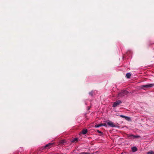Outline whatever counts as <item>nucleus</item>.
<instances>
[{
	"label": "nucleus",
	"instance_id": "1",
	"mask_svg": "<svg viewBox=\"0 0 154 154\" xmlns=\"http://www.w3.org/2000/svg\"><path fill=\"white\" fill-rule=\"evenodd\" d=\"M128 92L125 90L122 91L121 92L119 93L118 95V97H121L127 95Z\"/></svg>",
	"mask_w": 154,
	"mask_h": 154
},
{
	"label": "nucleus",
	"instance_id": "2",
	"mask_svg": "<svg viewBox=\"0 0 154 154\" xmlns=\"http://www.w3.org/2000/svg\"><path fill=\"white\" fill-rule=\"evenodd\" d=\"M122 103V101L120 100H118L113 103L112 105L113 107H116Z\"/></svg>",
	"mask_w": 154,
	"mask_h": 154
},
{
	"label": "nucleus",
	"instance_id": "3",
	"mask_svg": "<svg viewBox=\"0 0 154 154\" xmlns=\"http://www.w3.org/2000/svg\"><path fill=\"white\" fill-rule=\"evenodd\" d=\"M154 86V84H150L141 85V88H149L152 87Z\"/></svg>",
	"mask_w": 154,
	"mask_h": 154
},
{
	"label": "nucleus",
	"instance_id": "4",
	"mask_svg": "<svg viewBox=\"0 0 154 154\" xmlns=\"http://www.w3.org/2000/svg\"><path fill=\"white\" fill-rule=\"evenodd\" d=\"M107 124L109 126H110L114 127H115L116 125L113 124V123L111 121H109L107 122Z\"/></svg>",
	"mask_w": 154,
	"mask_h": 154
},
{
	"label": "nucleus",
	"instance_id": "5",
	"mask_svg": "<svg viewBox=\"0 0 154 154\" xmlns=\"http://www.w3.org/2000/svg\"><path fill=\"white\" fill-rule=\"evenodd\" d=\"M52 145L53 143H49L48 144L46 145L45 146V148H46L48 147V148H50L52 147Z\"/></svg>",
	"mask_w": 154,
	"mask_h": 154
},
{
	"label": "nucleus",
	"instance_id": "6",
	"mask_svg": "<svg viewBox=\"0 0 154 154\" xmlns=\"http://www.w3.org/2000/svg\"><path fill=\"white\" fill-rule=\"evenodd\" d=\"M78 140L77 138H74L72 139L71 141L72 142H76L78 141Z\"/></svg>",
	"mask_w": 154,
	"mask_h": 154
},
{
	"label": "nucleus",
	"instance_id": "7",
	"mask_svg": "<svg viewBox=\"0 0 154 154\" xmlns=\"http://www.w3.org/2000/svg\"><path fill=\"white\" fill-rule=\"evenodd\" d=\"M132 151L133 152H135L137 151V148L136 147H134L131 148Z\"/></svg>",
	"mask_w": 154,
	"mask_h": 154
},
{
	"label": "nucleus",
	"instance_id": "8",
	"mask_svg": "<svg viewBox=\"0 0 154 154\" xmlns=\"http://www.w3.org/2000/svg\"><path fill=\"white\" fill-rule=\"evenodd\" d=\"M87 129H83L82 131V133L83 134H85L87 132Z\"/></svg>",
	"mask_w": 154,
	"mask_h": 154
},
{
	"label": "nucleus",
	"instance_id": "9",
	"mask_svg": "<svg viewBox=\"0 0 154 154\" xmlns=\"http://www.w3.org/2000/svg\"><path fill=\"white\" fill-rule=\"evenodd\" d=\"M103 126L102 124H99L96 125H95V128H97L100 127H101V126Z\"/></svg>",
	"mask_w": 154,
	"mask_h": 154
},
{
	"label": "nucleus",
	"instance_id": "10",
	"mask_svg": "<svg viewBox=\"0 0 154 154\" xmlns=\"http://www.w3.org/2000/svg\"><path fill=\"white\" fill-rule=\"evenodd\" d=\"M131 74L129 73H128L126 74V76L127 78H129L131 76Z\"/></svg>",
	"mask_w": 154,
	"mask_h": 154
},
{
	"label": "nucleus",
	"instance_id": "11",
	"mask_svg": "<svg viewBox=\"0 0 154 154\" xmlns=\"http://www.w3.org/2000/svg\"><path fill=\"white\" fill-rule=\"evenodd\" d=\"M134 135H133L132 134H130L128 135V137H129L131 138H134Z\"/></svg>",
	"mask_w": 154,
	"mask_h": 154
},
{
	"label": "nucleus",
	"instance_id": "12",
	"mask_svg": "<svg viewBox=\"0 0 154 154\" xmlns=\"http://www.w3.org/2000/svg\"><path fill=\"white\" fill-rule=\"evenodd\" d=\"M79 154H90V153L87 152H82L80 153Z\"/></svg>",
	"mask_w": 154,
	"mask_h": 154
},
{
	"label": "nucleus",
	"instance_id": "13",
	"mask_svg": "<svg viewBox=\"0 0 154 154\" xmlns=\"http://www.w3.org/2000/svg\"><path fill=\"white\" fill-rule=\"evenodd\" d=\"M140 137V136L139 135H134V138H139Z\"/></svg>",
	"mask_w": 154,
	"mask_h": 154
},
{
	"label": "nucleus",
	"instance_id": "14",
	"mask_svg": "<svg viewBox=\"0 0 154 154\" xmlns=\"http://www.w3.org/2000/svg\"><path fill=\"white\" fill-rule=\"evenodd\" d=\"M125 119L127 120H129L130 119V118L129 117L126 116H125Z\"/></svg>",
	"mask_w": 154,
	"mask_h": 154
},
{
	"label": "nucleus",
	"instance_id": "15",
	"mask_svg": "<svg viewBox=\"0 0 154 154\" xmlns=\"http://www.w3.org/2000/svg\"><path fill=\"white\" fill-rule=\"evenodd\" d=\"M147 154H154V152L152 151L149 152H147Z\"/></svg>",
	"mask_w": 154,
	"mask_h": 154
},
{
	"label": "nucleus",
	"instance_id": "16",
	"mask_svg": "<svg viewBox=\"0 0 154 154\" xmlns=\"http://www.w3.org/2000/svg\"><path fill=\"white\" fill-rule=\"evenodd\" d=\"M119 116L120 117H121L122 118H125V116L123 115H120Z\"/></svg>",
	"mask_w": 154,
	"mask_h": 154
},
{
	"label": "nucleus",
	"instance_id": "17",
	"mask_svg": "<svg viewBox=\"0 0 154 154\" xmlns=\"http://www.w3.org/2000/svg\"><path fill=\"white\" fill-rule=\"evenodd\" d=\"M102 125H103V126H105V127H106L107 126V125H106V123H104L103 124H102Z\"/></svg>",
	"mask_w": 154,
	"mask_h": 154
},
{
	"label": "nucleus",
	"instance_id": "18",
	"mask_svg": "<svg viewBox=\"0 0 154 154\" xmlns=\"http://www.w3.org/2000/svg\"><path fill=\"white\" fill-rule=\"evenodd\" d=\"M97 132L98 133H102V132H101V131H99V130H97Z\"/></svg>",
	"mask_w": 154,
	"mask_h": 154
},
{
	"label": "nucleus",
	"instance_id": "19",
	"mask_svg": "<svg viewBox=\"0 0 154 154\" xmlns=\"http://www.w3.org/2000/svg\"><path fill=\"white\" fill-rule=\"evenodd\" d=\"M63 141H64V140H61V141L60 142V143H64Z\"/></svg>",
	"mask_w": 154,
	"mask_h": 154
}]
</instances>
